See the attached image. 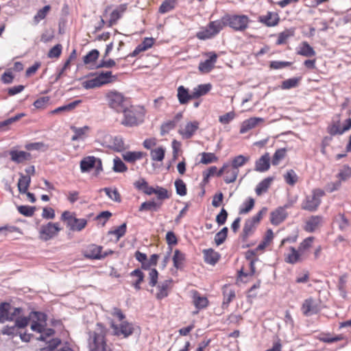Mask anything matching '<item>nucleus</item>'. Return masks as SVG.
Listing matches in <instances>:
<instances>
[{
    "label": "nucleus",
    "instance_id": "nucleus-20",
    "mask_svg": "<svg viewBox=\"0 0 351 351\" xmlns=\"http://www.w3.org/2000/svg\"><path fill=\"white\" fill-rule=\"evenodd\" d=\"M10 156L11 160L16 163H21L31 158L30 154L24 151L11 150Z\"/></svg>",
    "mask_w": 351,
    "mask_h": 351
},
{
    "label": "nucleus",
    "instance_id": "nucleus-29",
    "mask_svg": "<svg viewBox=\"0 0 351 351\" xmlns=\"http://www.w3.org/2000/svg\"><path fill=\"white\" fill-rule=\"evenodd\" d=\"M71 130L74 132V135L72 136L71 140L73 141H75L83 138L88 132L90 128L88 126H84L82 128L71 126Z\"/></svg>",
    "mask_w": 351,
    "mask_h": 351
},
{
    "label": "nucleus",
    "instance_id": "nucleus-9",
    "mask_svg": "<svg viewBox=\"0 0 351 351\" xmlns=\"http://www.w3.org/2000/svg\"><path fill=\"white\" fill-rule=\"evenodd\" d=\"M61 219L66 222L67 226L72 231H81L87 223L85 219H77L69 211H64L62 214Z\"/></svg>",
    "mask_w": 351,
    "mask_h": 351
},
{
    "label": "nucleus",
    "instance_id": "nucleus-53",
    "mask_svg": "<svg viewBox=\"0 0 351 351\" xmlns=\"http://www.w3.org/2000/svg\"><path fill=\"white\" fill-rule=\"evenodd\" d=\"M285 180L289 185H294L298 181V176L293 169L289 170L284 176Z\"/></svg>",
    "mask_w": 351,
    "mask_h": 351
},
{
    "label": "nucleus",
    "instance_id": "nucleus-58",
    "mask_svg": "<svg viewBox=\"0 0 351 351\" xmlns=\"http://www.w3.org/2000/svg\"><path fill=\"white\" fill-rule=\"evenodd\" d=\"M176 125V123L173 120L168 121L164 123L160 128V134L161 136H164L166 134L169 133V132L173 130Z\"/></svg>",
    "mask_w": 351,
    "mask_h": 351
},
{
    "label": "nucleus",
    "instance_id": "nucleus-36",
    "mask_svg": "<svg viewBox=\"0 0 351 351\" xmlns=\"http://www.w3.org/2000/svg\"><path fill=\"white\" fill-rule=\"evenodd\" d=\"M273 178H267L262 180L256 188V193L258 195H261L263 193H265L269 187L270 186Z\"/></svg>",
    "mask_w": 351,
    "mask_h": 351
},
{
    "label": "nucleus",
    "instance_id": "nucleus-50",
    "mask_svg": "<svg viewBox=\"0 0 351 351\" xmlns=\"http://www.w3.org/2000/svg\"><path fill=\"white\" fill-rule=\"evenodd\" d=\"M300 80V77H293L286 80L282 82L281 87L282 89H290L297 87L298 86Z\"/></svg>",
    "mask_w": 351,
    "mask_h": 351
},
{
    "label": "nucleus",
    "instance_id": "nucleus-44",
    "mask_svg": "<svg viewBox=\"0 0 351 351\" xmlns=\"http://www.w3.org/2000/svg\"><path fill=\"white\" fill-rule=\"evenodd\" d=\"M294 35V30L293 29H285L278 34V38L276 41L277 45H282L286 43L287 40Z\"/></svg>",
    "mask_w": 351,
    "mask_h": 351
},
{
    "label": "nucleus",
    "instance_id": "nucleus-21",
    "mask_svg": "<svg viewBox=\"0 0 351 351\" xmlns=\"http://www.w3.org/2000/svg\"><path fill=\"white\" fill-rule=\"evenodd\" d=\"M322 217L321 216H312L306 222L304 230L308 232H314L322 223Z\"/></svg>",
    "mask_w": 351,
    "mask_h": 351
},
{
    "label": "nucleus",
    "instance_id": "nucleus-6",
    "mask_svg": "<svg viewBox=\"0 0 351 351\" xmlns=\"http://www.w3.org/2000/svg\"><path fill=\"white\" fill-rule=\"evenodd\" d=\"M129 105L127 98L117 91H111V118L119 116Z\"/></svg>",
    "mask_w": 351,
    "mask_h": 351
},
{
    "label": "nucleus",
    "instance_id": "nucleus-12",
    "mask_svg": "<svg viewBox=\"0 0 351 351\" xmlns=\"http://www.w3.org/2000/svg\"><path fill=\"white\" fill-rule=\"evenodd\" d=\"M301 309L304 315L308 317L318 313L320 307L313 298H309L304 301Z\"/></svg>",
    "mask_w": 351,
    "mask_h": 351
},
{
    "label": "nucleus",
    "instance_id": "nucleus-4",
    "mask_svg": "<svg viewBox=\"0 0 351 351\" xmlns=\"http://www.w3.org/2000/svg\"><path fill=\"white\" fill-rule=\"evenodd\" d=\"M325 195V192L320 189H315L311 195H306L301 204V208L309 212L316 211L321 204V198Z\"/></svg>",
    "mask_w": 351,
    "mask_h": 351
},
{
    "label": "nucleus",
    "instance_id": "nucleus-33",
    "mask_svg": "<svg viewBox=\"0 0 351 351\" xmlns=\"http://www.w3.org/2000/svg\"><path fill=\"white\" fill-rule=\"evenodd\" d=\"M211 89V85L210 84H200L197 87L194 88L192 92V96L197 99L200 96L206 95Z\"/></svg>",
    "mask_w": 351,
    "mask_h": 351
},
{
    "label": "nucleus",
    "instance_id": "nucleus-61",
    "mask_svg": "<svg viewBox=\"0 0 351 351\" xmlns=\"http://www.w3.org/2000/svg\"><path fill=\"white\" fill-rule=\"evenodd\" d=\"M217 158L213 153L203 152L202 154L201 162L203 164H209L213 162H216Z\"/></svg>",
    "mask_w": 351,
    "mask_h": 351
},
{
    "label": "nucleus",
    "instance_id": "nucleus-2",
    "mask_svg": "<svg viewBox=\"0 0 351 351\" xmlns=\"http://www.w3.org/2000/svg\"><path fill=\"white\" fill-rule=\"evenodd\" d=\"M145 110L143 106H127L119 116H114V121L127 127L139 125L144 121Z\"/></svg>",
    "mask_w": 351,
    "mask_h": 351
},
{
    "label": "nucleus",
    "instance_id": "nucleus-1",
    "mask_svg": "<svg viewBox=\"0 0 351 351\" xmlns=\"http://www.w3.org/2000/svg\"><path fill=\"white\" fill-rule=\"evenodd\" d=\"M113 319L111 320V335L120 339H128L139 330V328L126 319L125 315L118 308L111 311Z\"/></svg>",
    "mask_w": 351,
    "mask_h": 351
},
{
    "label": "nucleus",
    "instance_id": "nucleus-3",
    "mask_svg": "<svg viewBox=\"0 0 351 351\" xmlns=\"http://www.w3.org/2000/svg\"><path fill=\"white\" fill-rule=\"evenodd\" d=\"M105 334L103 326L99 324L97 325L95 331L89 332L88 341L90 351H106Z\"/></svg>",
    "mask_w": 351,
    "mask_h": 351
},
{
    "label": "nucleus",
    "instance_id": "nucleus-8",
    "mask_svg": "<svg viewBox=\"0 0 351 351\" xmlns=\"http://www.w3.org/2000/svg\"><path fill=\"white\" fill-rule=\"evenodd\" d=\"M61 228L58 223L49 222L40 226L39 237L41 240L47 241L57 236Z\"/></svg>",
    "mask_w": 351,
    "mask_h": 351
},
{
    "label": "nucleus",
    "instance_id": "nucleus-46",
    "mask_svg": "<svg viewBox=\"0 0 351 351\" xmlns=\"http://www.w3.org/2000/svg\"><path fill=\"white\" fill-rule=\"evenodd\" d=\"M335 221L338 223L339 228L341 231L347 230L350 225L348 219L341 213H339L335 217Z\"/></svg>",
    "mask_w": 351,
    "mask_h": 351
},
{
    "label": "nucleus",
    "instance_id": "nucleus-10",
    "mask_svg": "<svg viewBox=\"0 0 351 351\" xmlns=\"http://www.w3.org/2000/svg\"><path fill=\"white\" fill-rule=\"evenodd\" d=\"M110 82V71L101 73L95 77L83 82V87L86 89L99 87Z\"/></svg>",
    "mask_w": 351,
    "mask_h": 351
},
{
    "label": "nucleus",
    "instance_id": "nucleus-52",
    "mask_svg": "<svg viewBox=\"0 0 351 351\" xmlns=\"http://www.w3.org/2000/svg\"><path fill=\"white\" fill-rule=\"evenodd\" d=\"M127 225L125 223H122L121 226L117 227L114 230H111V234L116 237V241L125 235L126 232Z\"/></svg>",
    "mask_w": 351,
    "mask_h": 351
},
{
    "label": "nucleus",
    "instance_id": "nucleus-39",
    "mask_svg": "<svg viewBox=\"0 0 351 351\" xmlns=\"http://www.w3.org/2000/svg\"><path fill=\"white\" fill-rule=\"evenodd\" d=\"M208 26L210 27V30L212 31L213 36H215L223 28L224 26H226L223 21V16L221 20L210 22L208 24Z\"/></svg>",
    "mask_w": 351,
    "mask_h": 351
},
{
    "label": "nucleus",
    "instance_id": "nucleus-32",
    "mask_svg": "<svg viewBox=\"0 0 351 351\" xmlns=\"http://www.w3.org/2000/svg\"><path fill=\"white\" fill-rule=\"evenodd\" d=\"M193 304L198 309L204 308L207 306L208 301L206 297L201 296L200 294L195 291L193 292Z\"/></svg>",
    "mask_w": 351,
    "mask_h": 351
},
{
    "label": "nucleus",
    "instance_id": "nucleus-45",
    "mask_svg": "<svg viewBox=\"0 0 351 351\" xmlns=\"http://www.w3.org/2000/svg\"><path fill=\"white\" fill-rule=\"evenodd\" d=\"M165 150L163 147H160L151 151V158L154 161H162L165 157Z\"/></svg>",
    "mask_w": 351,
    "mask_h": 351
},
{
    "label": "nucleus",
    "instance_id": "nucleus-7",
    "mask_svg": "<svg viewBox=\"0 0 351 351\" xmlns=\"http://www.w3.org/2000/svg\"><path fill=\"white\" fill-rule=\"evenodd\" d=\"M266 212L267 208H263L255 216L245 221L242 232V239L243 241H246L248 237L253 233L256 225L259 223L263 215Z\"/></svg>",
    "mask_w": 351,
    "mask_h": 351
},
{
    "label": "nucleus",
    "instance_id": "nucleus-51",
    "mask_svg": "<svg viewBox=\"0 0 351 351\" xmlns=\"http://www.w3.org/2000/svg\"><path fill=\"white\" fill-rule=\"evenodd\" d=\"M337 177L341 182L347 180L351 177V168L348 165H344L342 169H340Z\"/></svg>",
    "mask_w": 351,
    "mask_h": 351
},
{
    "label": "nucleus",
    "instance_id": "nucleus-23",
    "mask_svg": "<svg viewBox=\"0 0 351 351\" xmlns=\"http://www.w3.org/2000/svg\"><path fill=\"white\" fill-rule=\"evenodd\" d=\"M12 305L9 303L3 302L0 304V323H4L7 321H12L10 313Z\"/></svg>",
    "mask_w": 351,
    "mask_h": 351
},
{
    "label": "nucleus",
    "instance_id": "nucleus-25",
    "mask_svg": "<svg viewBox=\"0 0 351 351\" xmlns=\"http://www.w3.org/2000/svg\"><path fill=\"white\" fill-rule=\"evenodd\" d=\"M60 343L61 341L59 339H53L49 342L48 346L43 348L41 351H73L71 348L66 346L58 348Z\"/></svg>",
    "mask_w": 351,
    "mask_h": 351
},
{
    "label": "nucleus",
    "instance_id": "nucleus-13",
    "mask_svg": "<svg viewBox=\"0 0 351 351\" xmlns=\"http://www.w3.org/2000/svg\"><path fill=\"white\" fill-rule=\"evenodd\" d=\"M206 55L209 58L200 62L198 66L199 70L204 73H209L214 68L217 59V55L213 51L208 52Z\"/></svg>",
    "mask_w": 351,
    "mask_h": 351
},
{
    "label": "nucleus",
    "instance_id": "nucleus-62",
    "mask_svg": "<svg viewBox=\"0 0 351 351\" xmlns=\"http://www.w3.org/2000/svg\"><path fill=\"white\" fill-rule=\"evenodd\" d=\"M62 45L60 44H58L52 47L49 51L48 52V57L50 58H58L62 52Z\"/></svg>",
    "mask_w": 351,
    "mask_h": 351
},
{
    "label": "nucleus",
    "instance_id": "nucleus-38",
    "mask_svg": "<svg viewBox=\"0 0 351 351\" xmlns=\"http://www.w3.org/2000/svg\"><path fill=\"white\" fill-rule=\"evenodd\" d=\"M185 259V255L178 250H176L173 256V266L176 269H181Z\"/></svg>",
    "mask_w": 351,
    "mask_h": 351
},
{
    "label": "nucleus",
    "instance_id": "nucleus-28",
    "mask_svg": "<svg viewBox=\"0 0 351 351\" xmlns=\"http://www.w3.org/2000/svg\"><path fill=\"white\" fill-rule=\"evenodd\" d=\"M30 182V176H25L22 173H20V178L17 184L19 191L21 193L25 194V193H26L28 189Z\"/></svg>",
    "mask_w": 351,
    "mask_h": 351
},
{
    "label": "nucleus",
    "instance_id": "nucleus-41",
    "mask_svg": "<svg viewBox=\"0 0 351 351\" xmlns=\"http://www.w3.org/2000/svg\"><path fill=\"white\" fill-rule=\"evenodd\" d=\"M81 103V100H75L67 105L62 106L56 108L51 112V114H57L63 112H69L73 110L79 104Z\"/></svg>",
    "mask_w": 351,
    "mask_h": 351
},
{
    "label": "nucleus",
    "instance_id": "nucleus-47",
    "mask_svg": "<svg viewBox=\"0 0 351 351\" xmlns=\"http://www.w3.org/2000/svg\"><path fill=\"white\" fill-rule=\"evenodd\" d=\"M176 5V0H165L162 2L159 8V12L160 13H167L172 10Z\"/></svg>",
    "mask_w": 351,
    "mask_h": 351
},
{
    "label": "nucleus",
    "instance_id": "nucleus-55",
    "mask_svg": "<svg viewBox=\"0 0 351 351\" xmlns=\"http://www.w3.org/2000/svg\"><path fill=\"white\" fill-rule=\"evenodd\" d=\"M51 7L49 5H45L42 9L39 10L37 14L34 16V20L36 24L38 23V22L44 19L50 10Z\"/></svg>",
    "mask_w": 351,
    "mask_h": 351
},
{
    "label": "nucleus",
    "instance_id": "nucleus-15",
    "mask_svg": "<svg viewBox=\"0 0 351 351\" xmlns=\"http://www.w3.org/2000/svg\"><path fill=\"white\" fill-rule=\"evenodd\" d=\"M199 128V122L193 121L187 123L184 128H181L178 132L183 138L189 139L193 136Z\"/></svg>",
    "mask_w": 351,
    "mask_h": 351
},
{
    "label": "nucleus",
    "instance_id": "nucleus-18",
    "mask_svg": "<svg viewBox=\"0 0 351 351\" xmlns=\"http://www.w3.org/2000/svg\"><path fill=\"white\" fill-rule=\"evenodd\" d=\"M287 217V213L285 208L279 207L271 213V223L274 225H278L282 223Z\"/></svg>",
    "mask_w": 351,
    "mask_h": 351
},
{
    "label": "nucleus",
    "instance_id": "nucleus-26",
    "mask_svg": "<svg viewBox=\"0 0 351 351\" xmlns=\"http://www.w3.org/2000/svg\"><path fill=\"white\" fill-rule=\"evenodd\" d=\"M128 5L126 3L121 4L115 8L111 12V26L114 24L127 10Z\"/></svg>",
    "mask_w": 351,
    "mask_h": 351
},
{
    "label": "nucleus",
    "instance_id": "nucleus-59",
    "mask_svg": "<svg viewBox=\"0 0 351 351\" xmlns=\"http://www.w3.org/2000/svg\"><path fill=\"white\" fill-rule=\"evenodd\" d=\"M248 160L249 158L245 157L243 155H239L233 159L231 167L238 169L239 167H242L247 161H248Z\"/></svg>",
    "mask_w": 351,
    "mask_h": 351
},
{
    "label": "nucleus",
    "instance_id": "nucleus-37",
    "mask_svg": "<svg viewBox=\"0 0 351 351\" xmlns=\"http://www.w3.org/2000/svg\"><path fill=\"white\" fill-rule=\"evenodd\" d=\"M302 254L299 250H296L293 247H290V253L286 257V262L294 264L300 261V256Z\"/></svg>",
    "mask_w": 351,
    "mask_h": 351
},
{
    "label": "nucleus",
    "instance_id": "nucleus-57",
    "mask_svg": "<svg viewBox=\"0 0 351 351\" xmlns=\"http://www.w3.org/2000/svg\"><path fill=\"white\" fill-rule=\"evenodd\" d=\"M243 206L239 209L240 215L247 214L254 208V199L252 197H250L247 202L243 203Z\"/></svg>",
    "mask_w": 351,
    "mask_h": 351
},
{
    "label": "nucleus",
    "instance_id": "nucleus-34",
    "mask_svg": "<svg viewBox=\"0 0 351 351\" xmlns=\"http://www.w3.org/2000/svg\"><path fill=\"white\" fill-rule=\"evenodd\" d=\"M130 276L136 278V280L132 282V285L135 289L140 290V285L144 280L143 273L139 269H136L130 273Z\"/></svg>",
    "mask_w": 351,
    "mask_h": 351
},
{
    "label": "nucleus",
    "instance_id": "nucleus-14",
    "mask_svg": "<svg viewBox=\"0 0 351 351\" xmlns=\"http://www.w3.org/2000/svg\"><path fill=\"white\" fill-rule=\"evenodd\" d=\"M280 21L278 14L276 12H268L265 15L258 17V21L267 27H274L278 25Z\"/></svg>",
    "mask_w": 351,
    "mask_h": 351
},
{
    "label": "nucleus",
    "instance_id": "nucleus-30",
    "mask_svg": "<svg viewBox=\"0 0 351 351\" xmlns=\"http://www.w3.org/2000/svg\"><path fill=\"white\" fill-rule=\"evenodd\" d=\"M144 156L142 152H126L122 154L123 158L128 162L134 163Z\"/></svg>",
    "mask_w": 351,
    "mask_h": 351
},
{
    "label": "nucleus",
    "instance_id": "nucleus-40",
    "mask_svg": "<svg viewBox=\"0 0 351 351\" xmlns=\"http://www.w3.org/2000/svg\"><path fill=\"white\" fill-rule=\"evenodd\" d=\"M128 147L125 145L124 141L121 137L115 136L113 138L112 145H111V149H113L117 152H121L125 150Z\"/></svg>",
    "mask_w": 351,
    "mask_h": 351
},
{
    "label": "nucleus",
    "instance_id": "nucleus-64",
    "mask_svg": "<svg viewBox=\"0 0 351 351\" xmlns=\"http://www.w3.org/2000/svg\"><path fill=\"white\" fill-rule=\"evenodd\" d=\"M197 37L200 40H206L213 37L212 31L208 25L204 29L199 31L197 34Z\"/></svg>",
    "mask_w": 351,
    "mask_h": 351
},
{
    "label": "nucleus",
    "instance_id": "nucleus-43",
    "mask_svg": "<svg viewBox=\"0 0 351 351\" xmlns=\"http://www.w3.org/2000/svg\"><path fill=\"white\" fill-rule=\"evenodd\" d=\"M112 169L117 173H123L127 171L128 167L121 158L117 156L113 159Z\"/></svg>",
    "mask_w": 351,
    "mask_h": 351
},
{
    "label": "nucleus",
    "instance_id": "nucleus-63",
    "mask_svg": "<svg viewBox=\"0 0 351 351\" xmlns=\"http://www.w3.org/2000/svg\"><path fill=\"white\" fill-rule=\"evenodd\" d=\"M158 272L156 269H152L149 273V285L155 287L158 282Z\"/></svg>",
    "mask_w": 351,
    "mask_h": 351
},
{
    "label": "nucleus",
    "instance_id": "nucleus-48",
    "mask_svg": "<svg viewBox=\"0 0 351 351\" xmlns=\"http://www.w3.org/2000/svg\"><path fill=\"white\" fill-rule=\"evenodd\" d=\"M228 229L227 227L223 228L219 232H217L215 236V242L217 244V245H219L222 244L228 234Z\"/></svg>",
    "mask_w": 351,
    "mask_h": 351
},
{
    "label": "nucleus",
    "instance_id": "nucleus-31",
    "mask_svg": "<svg viewBox=\"0 0 351 351\" xmlns=\"http://www.w3.org/2000/svg\"><path fill=\"white\" fill-rule=\"evenodd\" d=\"M205 262L210 265H215L219 258V254L212 249L204 250Z\"/></svg>",
    "mask_w": 351,
    "mask_h": 351
},
{
    "label": "nucleus",
    "instance_id": "nucleus-56",
    "mask_svg": "<svg viewBox=\"0 0 351 351\" xmlns=\"http://www.w3.org/2000/svg\"><path fill=\"white\" fill-rule=\"evenodd\" d=\"M175 186L176 193L180 196H184L186 194V187L185 183L182 180L178 179L175 182Z\"/></svg>",
    "mask_w": 351,
    "mask_h": 351
},
{
    "label": "nucleus",
    "instance_id": "nucleus-49",
    "mask_svg": "<svg viewBox=\"0 0 351 351\" xmlns=\"http://www.w3.org/2000/svg\"><path fill=\"white\" fill-rule=\"evenodd\" d=\"M286 149L282 148L277 149L274 156L271 160V163L273 165H278L279 164V162L283 159L286 156Z\"/></svg>",
    "mask_w": 351,
    "mask_h": 351
},
{
    "label": "nucleus",
    "instance_id": "nucleus-11",
    "mask_svg": "<svg viewBox=\"0 0 351 351\" xmlns=\"http://www.w3.org/2000/svg\"><path fill=\"white\" fill-rule=\"evenodd\" d=\"M82 254L86 258L101 259L107 255L106 252H102V247L95 244H90L86 246Z\"/></svg>",
    "mask_w": 351,
    "mask_h": 351
},
{
    "label": "nucleus",
    "instance_id": "nucleus-35",
    "mask_svg": "<svg viewBox=\"0 0 351 351\" xmlns=\"http://www.w3.org/2000/svg\"><path fill=\"white\" fill-rule=\"evenodd\" d=\"M95 164V158L88 156L80 162V169L82 172H86L93 169Z\"/></svg>",
    "mask_w": 351,
    "mask_h": 351
},
{
    "label": "nucleus",
    "instance_id": "nucleus-17",
    "mask_svg": "<svg viewBox=\"0 0 351 351\" xmlns=\"http://www.w3.org/2000/svg\"><path fill=\"white\" fill-rule=\"evenodd\" d=\"M171 282L172 280L169 279L160 282L158 285L156 287L157 292L156 293V298L158 300H162L168 295Z\"/></svg>",
    "mask_w": 351,
    "mask_h": 351
},
{
    "label": "nucleus",
    "instance_id": "nucleus-54",
    "mask_svg": "<svg viewBox=\"0 0 351 351\" xmlns=\"http://www.w3.org/2000/svg\"><path fill=\"white\" fill-rule=\"evenodd\" d=\"M313 240H314V237H309L306 239H305L300 244V246L298 247V250L300 251V252L303 254L304 253L305 251H306L307 250H308L311 245H312V243L313 242Z\"/></svg>",
    "mask_w": 351,
    "mask_h": 351
},
{
    "label": "nucleus",
    "instance_id": "nucleus-16",
    "mask_svg": "<svg viewBox=\"0 0 351 351\" xmlns=\"http://www.w3.org/2000/svg\"><path fill=\"white\" fill-rule=\"evenodd\" d=\"M264 119L260 117H252L248 119L243 121L241 123L240 128V133L245 134L249 130L256 127L258 123H263Z\"/></svg>",
    "mask_w": 351,
    "mask_h": 351
},
{
    "label": "nucleus",
    "instance_id": "nucleus-27",
    "mask_svg": "<svg viewBox=\"0 0 351 351\" xmlns=\"http://www.w3.org/2000/svg\"><path fill=\"white\" fill-rule=\"evenodd\" d=\"M162 206V201H158L156 202L154 200L153 201H148L143 202L140 208L139 211L143 210H147V211H152L156 212L158 211Z\"/></svg>",
    "mask_w": 351,
    "mask_h": 351
},
{
    "label": "nucleus",
    "instance_id": "nucleus-19",
    "mask_svg": "<svg viewBox=\"0 0 351 351\" xmlns=\"http://www.w3.org/2000/svg\"><path fill=\"white\" fill-rule=\"evenodd\" d=\"M297 54L302 56L311 58L315 56L314 49L306 41L300 43L297 49Z\"/></svg>",
    "mask_w": 351,
    "mask_h": 351
},
{
    "label": "nucleus",
    "instance_id": "nucleus-22",
    "mask_svg": "<svg viewBox=\"0 0 351 351\" xmlns=\"http://www.w3.org/2000/svg\"><path fill=\"white\" fill-rule=\"evenodd\" d=\"M269 161V154L266 153L256 162L255 170L260 172L267 171L270 167Z\"/></svg>",
    "mask_w": 351,
    "mask_h": 351
},
{
    "label": "nucleus",
    "instance_id": "nucleus-42",
    "mask_svg": "<svg viewBox=\"0 0 351 351\" xmlns=\"http://www.w3.org/2000/svg\"><path fill=\"white\" fill-rule=\"evenodd\" d=\"M238 173L239 169L230 167V168L226 171L224 181L228 184L234 182L237 178Z\"/></svg>",
    "mask_w": 351,
    "mask_h": 351
},
{
    "label": "nucleus",
    "instance_id": "nucleus-60",
    "mask_svg": "<svg viewBox=\"0 0 351 351\" xmlns=\"http://www.w3.org/2000/svg\"><path fill=\"white\" fill-rule=\"evenodd\" d=\"M98 56L99 51L97 49H93L84 57V62L86 64L93 62L97 59Z\"/></svg>",
    "mask_w": 351,
    "mask_h": 351
},
{
    "label": "nucleus",
    "instance_id": "nucleus-24",
    "mask_svg": "<svg viewBox=\"0 0 351 351\" xmlns=\"http://www.w3.org/2000/svg\"><path fill=\"white\" fill-rule=\"evenodd\" d=\"M177 97L180 104H186L191 99H195L192 96V93H189V90L184 88L183 86H180L178 88Z\"/></svg>",
    "mask_w": 351,
    "mask_h": 351
},
{
    "label": "nucleus",
    "instance_id": "nucleus-5",
    "mask_svg": "<svg viewBox=\"0 0 351 351\" xmlns=\"http://www.w3.org/2000/svg\"><path fill=\"white\" fill-rule=\"evenodd\" d=\"M223 21L226 26H229L235 31L243 32L247 28L250 19L246 15L226 14L223 16Z\"/></svg>",
    "mask_w": 351,
    "mask_h": 351
}]
</instances>
